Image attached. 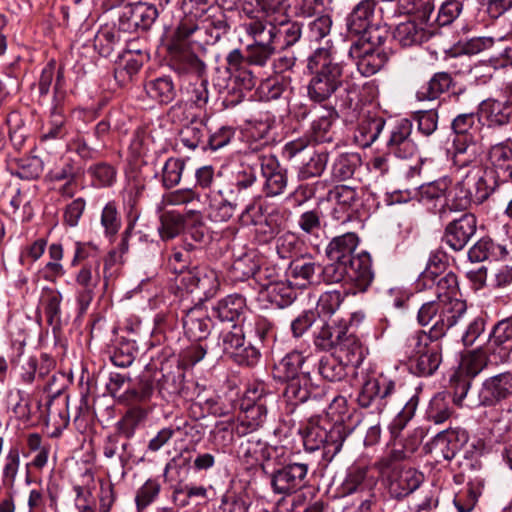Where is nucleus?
Segmentation results:
<instances>
[{"label": "nucleus", "instance_id": "nucleus-1", "mask_svg": "<svg viewBox=\"0 0 512 512\" xmlns=\"http://www.w3.org/2000/svg\"><path fill=\"white\" fill-rule=\"evenodd\" d=\"M307 69L312 74L307 94L314 102L328 100L342 83L343 65L334 61L328 48H317L308 58Z\"/></svg>", "mask_w": 512, "mask_h": 512}, {"label": "nucleus", "instance_id": "nucleus-2", "mask_svg": "<svg viewBox=\"0 0 512 512\" xmlns=\"http://www.w3.org/2000/svg\"><path fill=\"white\" fill-rule=\"evenodd\" d=\"M309 362V356H305L299 351H292L285 355L274 367L275 377L287 382L283 396L292 405L304 403L310 397Z\"/></svg>", "mask_w": 512, "mask_h": 512}, {"label": "nucleus", "instance_id": "nucleus-3", "mask_svg": "<svg viewBox=\"0 0 512 512\" xmlns=\"http://www.w3.org/2000/svg\"><path fill=\"white\" fill-rule=\"evenodd\" d=\"M466 314L467 305L461 299L452 301L435 299L422 304L418 310L417 321L421 326H427L437 317L426 335H430L434 340H440L449 330L463 325Z\"/></svg>", "mask_w": 512, "mask_h": 512}, {"label": "nucleus", "instance_id": "nucleus-4", "mask_svg": "<svg viewBox=\"0 0 512 512\" xmlns=\"http://www.w3.org/2000/svg\"><path fill=\"white\" fill-rule=\"evenodd\" d=\"M418 194L422 204L450 211L466 210L473 202V191L467 187L466 181L463 179L453 184L447 176L421 185Z\"/></svg>", "mask_w": 512, "mask_h": 512}, {"label": "nucleus", "instance_id": "nucleus-5", "mask_svg": "<svg viewBox=\"0 0 512 512\" xmlns=\"http://www.w3.org/2000/svg\"><path fill=\"white\" fill-rule=\"evenodd\" d=\"M403 349L410 361V368L416 375L430 376L442 362V346L439 340L430 338L424 330L411 334Z\"/></svg>", "mask_w": 512, "mask_h": 512}, {"label": "nucleus", "instance_id": "nucleus-6", "mask_svg": "<svg viewBox=\"0 0 512 512\" xmlns=\"http://www.w3.org/2000/svg\"><path fill=\"white\" fill-rule=\"evenodd\" d=\"M512 397V371H505L486 378L477 393L468 398L470 409L493 407Z\"/></svg>", "mask_w": 512, "mask_h": 512}, {"label": "nucleus", "instance_id": "nucleus-7", "mask_svg": "<svg viewBox=\"0 0 512 512\" xmlns=\"http://www.w3.org/2000/svg\"><path fill=\"white\" fill-rule=\"evenodd\" d=\"M245 333L247 332L243 325H233L231 330L221 332L218 345L223 354L237 364L253 366L258 362L260 353L250 343L245 342Z\"/></svg>", "mask_w": 512, "mask_h": 512}, {"label": "nucleus", "instance_id": "nucleus-8", "mask_svg": "<svg viewBox=\"0 0 512 512\" xmlns=\"http://www.w3.org/2000/svg\"><path fill=\"white\" fill-rule=\"evenodd\" d=\"M245 32L253 39V43L246 47V61L251 65L264 67L274 56L277 50L271 34L260 22L244 24Z\"/></svg>", "mask_w": 512, "mask_h": 512}, {"label": "nucleus", "instance_id": "nucleus-9", "mask_svg": "<svg viewBox=\"0 0 512 512\" xmlns=\"http://www.w3.org/2000/svg\"><path fill=\"white\" fill-rule=\"evenodd\" d=\"M309 466L303 462H290L273 471L271 486L275 493L290 495L305 487Z\"/></svg>", "mask_w": 512, "mask_h": 512}, {"label": "nucleus", "instance_id": "nucleus-10", "mask_svg": "<svg viewBox=\"0 0 512 512\" xmlns=\"http://www.w3.org/2000/svg\"><path fill=\"white\" fill-rule=\"evenodd\" d=\"M262 177L265 179L263 190L268 197L281 195L288 184L287 171L282 168L276 156L263 154L259 156Z\"/></svg>", "mask_w": 512, "mask_h": 512}, {"label": "nucleus", "instance_id": "nucleus-11", "mask_svg": "<svg viewBox=\"0 0 512 512\" xmlns=\"http://www.w3.org/2000/svg\"><path fill=\"white\" fill-rule=\"evenodd\" d=\"M83 473L80 482L75 486L76 499L75 505L79 512H95L96 498L93 495L95 490L94 473L96 466L94 464V455H87L83 458Z\"/></svg>", "mask_w": 512, "mask_h": 512}, {"label": "nucleus", "instance_id": "nucleus-12", "mask_svg": "<svg viewBox=\"0 0 512 512\" xmlns=\"http://www.w3.org/2000/svg\"><path fill=\"white\" fill-rule=\"evenodd\" d=\"M349 56L356 60L358 71L363 76H372L377 73L387 62L388 55L384 48H372L352 44L349 49Z\"/></svg>", "mask_w": 512, "mask_h": 512}, {"label": "nucleus", "instance_id": "nucleus-13", "mask_svg": "<svg viewBox=\"0 0 512 512\" xmlns=\"http://www.w3.org/2000/svg\"><path fill=\"white\" fill-rule=\"evenodd\" d=\"M476 232V218L466 213L445 228L443 241L454 251L462 250Z\"/></svg>", "mask_w": 512, "mask_h": 512}, {"label": "nucleus", "instance_id": "nucleus-14", "mask_svg": "<svg viewBox=\"0 0 512 512\" xmlns=\"http://www.w3.org/2000/svg\"><path fill=\"white\" fill-rule=\"evenodd\" d=\"M412 128L410 120L401 119L391 130L387 146L396 157L409 159L416 155L417 146L411 139Z\"/></svg>", "mask_w": 512, "mask_h": 512}, {"label": "nucleus", "instance_id": "nucleus-15", "mask_svg": "<svg viewBox=\"0 0 512 512\" xmlns=\"http://www.w3.org/2000/svg\"><path fill=\"white\" fill-rule=\"evenodd\" d=\"M238 453L248 465L260 464L265 470V462L283 453V447L269 446L261 439L252 436L241 442Z\"/></svg>", "mask_w": 512, "mask_h": 512}, {"label": "nucleus", "instance_id": "nucleus-16", "mask_svg": "<svg viewBox=\"0 0 512 512\" xmlns=\"http://www.w3.org/2000/svg\"><path fill=\"white\" fill-rule=\"evenodd\" d=\"M385 478L390 495L398 499L414 492L424 480L423 474L413 468H402L398 471H392V474Z\"/></svg>", "mask_w": 512, "mask_h": 512}, {"label": "nucleus", "instance_id": "nucleus-17", "mask_svg": "<svg viewBox=\"0 0 512 512\" xmlns=\"http://www.w3.org/2000/svg\"><path fill=\"white\" fill-rule=\"evenodd\" d=\"M171 65L179 74H191L197 78L204 76L206 64L182 44H171Z\"/></svg>", "mask_w": 512, "mask_h": 512}, {"label": "nucleus", "instance_id": "nucleus-18", "mask_svg": "<svg viewBox=\"0 0 512 512\" xmlns=\"http://www.w3.org/2000/svg\"><path fill=\"white\" fill-rule=\"evenodd\" d=\"M264 30L270 32L271 39L275 42V45L281 44L282 49L293 46L302 35L301 24L288 19L287 15L267 25Z\"/></svg>", "mask_w": 512, "mask_h": 512}, {"label": "nucleus", "instance_id": "nucleus-19", "mask_svg": "<svg viewBox=\"0 0 512 512\" xmlns=\"http://www.w3.org/2000/svg\"><path fill=\"white\" fill-rule=\"evenodd\" d=\"M375 0L359 2L346 19L347 30L351 35L358 36L374 24Z\"/></svg>", "mask_w": 512, "mask_h": 512}, {"label": "nucleus", "instance_id": "nucleus-20", "mask_svg": "<svg viewBox=\"0 0 512 512\" xmlns=\"http://www.w3.org/2000/svg\"><path fill=\"white\" fill-rule=\"evenodd\" d=\"M468 440L467 431L457 427L439 432L434 439V443L440 449L443 458L451 460L467 444Z\"/></svg>", "mask_w": 512, "mask_h": 512}, {"label": "nucleus", "instance_id": "nucleus-21", "mask_svg": "<svg viewBox=\"0 0 512 512\" xmlns=\"http://www.w3.org/2000/svg\"><path fill=\"white\" fill-rule=\"evenodd\" d=\"M335 353L346 364L355 367L359 366L365 357V349L360 339L355 335L354 331H349L348 328L345 329Z\"/></svg>", "mask_w": 512, "mask_h": 512}, {"label": "nucleus", "instance_id": "nucleus-22", "mask_svg": "<svg viewBox=\"0 0 512 512\" xmlns=\"http://www.w3.org/2000/svg\"><path fill=\"white\" fill-rule=\"evenodd\" d=\"M434 34V30L418 23L416 19H412L400 23L394 32V37L402 46H411L421 44L430 39Z\"/></svg>", "mask_w": 512, "mask_h": 512}, {"label": "nucleus", "instance_id": "nucleus-23", "mask_svg": "<svg viewBox=\"0 0 512 512\" xmlns=\"http://www.w3.org/2000/svg\"><path fill=\"white\" fill-rule=\"evenodd\" d=\"M394 390L395 382L384 374H380L364 383L358 400L361 406L367 407L373 399H385Z\"/></svg>", "mask_w": 512, "mask_h": 512}, {"label": "nucleus", "instance_id": "nucleus-24", "mask_svg": "<svg viewBox=\"0 0 512 512\" xmlns=\"http://www.w3.org/2000/svg\"><path fill=\"white\" fill-rule=\"evenodd\" d=\"M326 427V439H323V459L331 462L334 457L341 451L345 439L351 434L352 429L343 422L328 424Z\"/></svg>", "mask_w": 512, "mask_h": 512}, {"label": "nucleus", "instance_id": "nucleus-25", "mask_svg": "<svg viewBox=\"0 0 512 512\" xmlns=\"http://www.w3.org/2000/svg\"><path fill=\"white\" fill-rule=\"evenodd\" d=\"M348 282L365 291L373 280L371 259L367 253H360L348 262Z\"/></svg>", "mask_w": 512, "mask_h": 512}, {"label": "nucleus", "instance_id": "nucleus-26", "mask_svg": "<svg viewBox=\"0 0 512 512\" xmlns=\"http://www.w3.org/2000/svg\"><path fill=\"white\" fill-rule=\"evenodd\" d=\"M358 246V237L355 233H345L334 237L326 248V254L329 261H351L354 251Z\"/></svg>", "mask_w": 512, "mask_h": 512}, {"label": "nucleus", "instance_id": "nucleus-27", "mask_svg": "<svg viewBox=\"0 0 512 512\" xmlns=\"http://www.w3.org/2000/svg\"><path fill=\"white\" fill-rule=\"evenodd\" d=\"M80 386L81 399L75 421L79 426L84 424V426L87 427L89 424H93L95 419L94 405L96 403V394L92 391L94 388V382L87 377L84 385V375H82L80 378Z\"/></svg>", "mask_w": 512, "mask_h": 512}, {"label": "nucleus", "instance_id": "nucleus-28", "mask_svg": "<svg viewBox=\"0 0 512 512\" xmlns=\"http://www.w3.org/2000/svg\"><path fill=\"white\" fill-rule=\"evenodd\" d=\"M190 222L201 224V215L198 212L191 210L189 211L187 218L184 219L179 214L166 212L161 216L159 233L163 239H172L181 232L184 224L188 225Z\"/></svg>", "mask_w": 512, "mask_h": 512}, {"label": "nucleus", "instance_id": "nucleus-29", "mask_svg": "<svg viewBox=\"0 0 512 512\" xmlns=\"http://www.w3.org/2000/svg\"><path fill=\"white\" fill-rule=\"evenodd\" d=\"M63 83V74L61 71H58L56 81L54 84V98H53V107L51 109V128L45 134L46 138H59L63 136V125H64V116L63 110L61 108V103L65 97V93L62 90Z\"/></svg>", "mask_w": 512, "mask_h": 512}, {"label": "nucleus", "instance_id": "nucleus-30", "mask_svg": "<svg viewBox=\"0 0 512 512\" xmlns=\"http://www.w3.org/2000/svg\"><path fill=\"white\" fill-rule=\"evenodd\" d=\"M210 320L206 318L200 308H192L182 318L185 335L193 340L200 341L209 333Z\"/></svg>", "mask_w": 512, "mask_h": 512}, {"label": "nucleus", "instance_id": "nucleus-31", "mask_svg": "<svg viewBox=\"0 0 512 512\" xmlns=\"http://www.w3.org/2000/svg\"><path fill=\"white\" fill-rule=\"evenodd\" d=\"M366 467H352L343 482V489L346 493H361L370 496L376 482L373 478L367 476Z\"/></svg>", "mask_w": 512, "mask_h": 512}, {"label": "nucleus", "instance_id": "nucleus-32", "mask_svg": "<svg viewBox=\"0 0 512 512\" xmlns=\"http://www.w3.org/2000/svg\"><path fill=\"white\" fill-rule=\"evenodd\" d=\"M246 300L239 294L228 295L218 301L213 308L217 318L221 321L232 322L246 311Z\"/></svg>", "mask_w": 512, "mask_h": 512}, {"label": "nucleus", "instance_id": "nucleus-33", "mask_svg": "<svg viewBox=\"0 0 512 512\" xmlns=\"http://www.w3.org/2000/svg\"><path fill=\"white\" fill-rule=\"evenodd\" d=\"M511 109L498 100H485L479 107V118L487 120L489 126H503L509 122Z\"/></svg>", "mask_w": 512, "mask_h": 512}, {"label": "nucleus", "instance_id": "nucleus-34", "mask_svg": "<svg viewBox=\"0 0 512 512\" xmlns=\"http://www.w3.org/2000/svg\"><path fill=\"white\" fill-rule=\"evenodd\" d=\"M345 329L346 327L337 325L335 321L324 323L314 336V345L322 351H335Z\"/></svg>", "mask_w": 512, "mask_h": 512}, {"label": "nucleus", "instance_id": "nucleus-35", "mask_svg": "<svg viewBox=\"0 0 512 512\" xmlns=\"http://www.w3.org/2000/svg\"><path fill=\"white\" fill-rule=\"evenodd\" d=\"M337 117L338 114L334 108H323V113L311 125L310 136L314 142L324 143L332 141L333 132L331 129Z\"/></svg>", "mask_w": 512, "mask_h": 512}, {"label": "nucleus", "instance_id": "nucleus-36", "mask_svg": "<svg viewBox=\"0 0 512 512\" xmlns=\"http://www.w3.org/2000/svg\"><path fill=\"white\" fill-rule=\"evenodd\" d=\"M452 84V77L447 72L435 73L432 78L416 93L419 101L434 100L447 91Z\"/></svg>", "mask_w": 512, "mask_h": 512}, {"label": "nucleus", "instance_id": "nucleus-37", "mask_svg": "<svg viewBox=\"0 0 512 512\" xmlns=\"http://www.w3.org/2000/svg\"><path fill=\"white\" fill-rule=\"evenodd\" d=\"M385 125V121L381 117H367L363 119L355 133V140L363 147L373 144Z\"/></svg>", "mask_w": 512, "mask_h": 512}, {"label": "nucleus", "instance_id": "nucleus-38", "mask_svg": "<svg viewBox=\"0 0 512 512\" xmlns=\"http://www.w3.org/2000/svg\"><path fill=\"white\" fill-rule=\"evenodd\" d=\"M307 156L308 159L303 160L298 173L299 178L302 180L320 176L328 162V153L324 150L316 151L308 149Z\"/></svg>", "mask_w": 512, "mask_h": 512}, {"label": "nucleus", "instance_id": "nucleus-39", "mask_svg": "<svg viewBox=\"0 0 512 512\" xmlns=\"http://www.w3.org/2000/svg\"><path fill=\"white\" fill-rule=\"evenodd\" d=\"M482 493V482L476 480L469 482L454 496L453 503L458 512H472Z\"/></svg>", "mask_w": 512, "mask_h": 512}, {"label": "nucleus", "instance_id": "nucleus-40", "mask_svg": "<svg viewBox=\"0 0 512 512\" xmlns=\"http://www.w3.org/2000/svg\"><path fill=\"white\" fill-rule=\"evenodd\" d=\"M265 294L269 302L280 308L290 305L296 298V291L285 281L269 283L265 287Z\"/></svg>", "mask_w": 512, "mask_h": 512}, {"label": "nucleus", "instance_id": "nucleus-41", "mask_svg": "<svg viewBox=\"0 0 512 512\" xmlns=\"http://www.w3.org/2000/svg\"><path fill=\"white\" fill-rule=\"evenodd\" d=\"M406 458V451L403 447L393 440L388 444V450L376 463L375 466L380 474L385 478L392 474V471H398V463Z\"/></svg>", "mask_w": 512, "mask_h": 512}, {"label": "nucleus", "instance_id": "nucleus-42", "mask_svg": "<svg viewBox=\"0 0 512 512\" xmlns=\"http://www.w3.org/2000/svg\"><path fill=\"white\" fill-rule=\"evenodd\" d=\"M435 285V294L437 300L452 301L460 299L457 276L452 272L441 274L436 281L429 282L427 286Z\"/></svg>", "mask_w": 512, "mask_h": 512}, {"label": "nucleus", "instance_id": "nucleus-43", "mask_svg": "<svg viewBox=\"0 0 512 512\" xmlns=\"http://www.w3.org/2000/svg\"><path fill=\"white\" fill-rule=\"evenodd\" d=\"M491 366L508 363L512 357V343L497 340L489 336L486 345L482 348Z\"/></svg>", "mask_w": 512, "mask_h": 512}, {"label": "nucleus", "instance_id": "nucleus-44", "mask_svg": "<svg viewBox=\"0 0 512 512\" xmlns=\"http://www.w3.org/2000/svg\"><path fill=\"white\" fill-rule=\"evenodd\" d=\"M320 266L309 259L293 260L289 266V275L296 281V285L305 287L311 283Z\"/></svg>", "mask_w": 512, "mask_h": 512}, {"label": "nucleus", "instance_id": "nucleus-45", "mask_svg": "<svg viewBox=\"0 0 512 512\" xmlns=\"http://www.w3.org/2000/svg\"><path fill=\"white\" fill-rule=\"evenodd\" d=\"M147 95L159 103H169L175 97V88L171 78L160 77L148 82L145 86Z\"/></svg>", "mask_w": 512, "mask_h": 512}, {"label": "nucleus", "instance_id": "nucleus-46", "mask_svg": "<svg viewBox=\"0 0 512 512\" xmlns=\"http://www.w3.org/2000/svg\"><path fill=\"white\" fill-rule=\"evenodd\" d=\"M61 294L54 290H47L42 296V304L47 322L52 326L54 333L61 327L60 312Z\"/></svg>", "mask_w": 512, "mask_h": 512}, {"label": "nucleus", "instance_id": "nucleus-47", "mask_svg": "<svg viewBox=\"0 0 512 512\" xmlns=\"http://www.w3.org/2000/svg\"><path fill=\"white\" fill-rule=\"evenodd\" d=\"M453 414V408L446 395L439 393L429 403L426 411L427 419L435 424H442Z\"/></svg>", "mask_w": 512, "mask_h": 512}, {"label": "nucleus", "instance_id": "nucleus-48", "mask_svg": "<svg viewBox=\"0 0 512 512\" xmlns=\"http://www.w3.org/2000/svg\"><path fill=\"white\" fill-rule=\"evenodd\" d=\"M347 365L338 356H326L319 361L318 371L328 381H340L346 376Z\"/></svg>", "mask_w": 512, "mask_h": 512}, {"label": "nucleus", "instance_id": "nucleus-49", "mask_svg": "<svg viewBox=\"0 0 512 512\" xmlns=\"http://www.w3.org/2000/svg\"><path fill=\"white\" fill-rule=\"evenodd\" d=\"M101 226L104 229V236L113 242L121 228V216L114 202H109L101 213Z\"/></svg>", "mask_w": 512, "mask_h": 512}, {"label": "nucleus", "instance_id": "nucleus-50", "mask_svg": "<svg viewBox=\"0 0 512 512\" xmlns=\"http://www.w3.org/2000/svg\"><path fill=\"white\" fill-rule=\"evenodd\" d=\"M206 134L205 124L201 121H191L180 130L179 138L184 146L193 150L202 144Z\"/></svg>", "mask_w": 512, "mask_h": 512}, {"label": "nucleus", "instance_id": "nucleus-51", "mask_svg": "<svg viewBox=\"0 0 512 512\" xmlns=\"http://www.w3.org/2000/svg\"><path fill=\"white\" fill-rule=\"evenodd\" d=\"M260 267V260L256 253L251 251L235 259L232 265L235 277L244 280L255 276Z\"/></svg>", "mask_w": 512, "mask_h": 512}, {"label": "nucleus", "instance_id": "nucleus-52", "mask_svg": "<svg viewBox=\"0 0 512 512\" xmlns=\"http://www.w3.org/2000/svg\"><path fill=\"white\" fill-rule=\"evenodd\" d=\"M447 255L442 250H436L431 253L426 269L422 272L421 278L424 285L434 282L441 275L446 273Z\"/></svg>", "mask_w": 512, "mask_h": 512}, {"label": "nucleus", "instance_id": "nucleus-53", "mask_svg": "<svg viewBox=\"0 0 512 512\" xmlns=\"http://www.w3.org/2000/svg\"><path fill=\"white\" fill-rule=\"evenodd\" d=\"M418 406V398L412 396L405 404L403 409L397 414L389 425L391 438L396 441L401 431L406 427L407 423L413 418Z\"/></svg>", "mask_w": 512, "mask_h": 512}, {"label": "nucleus", "instance_id": "nucleus-54", "mask_svg": "<svg viewBox=\"0 0 512 512\" xmlns=\"http://www.w3.org/2000/svg\"><path fill=\"white\" fill-rule=\"evenodd\" d=\"M360 161V156L355 153L340 155L332 167L334 178L340 181L351 178L360 165Z\"/></svg>", "mask_w": 512, "mask_h": 512}, {"label": "nucleus", "instance_id": "nucleus-55", "mask_svg": "<svg viewBox=\"0 0 512 512\" xmlns=\"http://www.w3.org/2000/svg\"><path fill=\"white\" fill-rule=\"evenodd\" d=\"M328 198L341 206L343 210H349L357 205L359 193L351 186L338 185L329 192Z\"/></svg>", "mask_w": 512, "mask_h": 512}, {"label": "nucleus", "instance_id": "nucleus-56", "mask_svg": "<svg viewBox=\"0 0 512 512\" xmlns=\"http://www.w3.org/2000/svg\"><path fill=\"white\" fill-rule=\"evenodd\" d=\"M464 180L466 181L467 187H471L473 184L474 192H473V202L476 204H480L489 196V187L487 182L482 175V170L480 168H474L470 170Z\"/></svg>", "mask_w": 512, "mask_h": 512}, {"label": "nucleus", "instance_id": "nucleus-57", "mask_svg": "<svg viewBox=\"0 0 512 512\" xmlns=\"http://www.w3.org/2000/svg\"><path fill=\"white\" fill-rule=\"evenodd\" d=\"M491 164L504 173H509L512 168V147L507 144L494 145L489 151Z\"/></svg>", "mask_w": 512, "mask_h": 512}, {"label": "nucleus", "instance_id": "nucleus-58", "mask_svg": "<svg viewBox=\"0 0 512 512\" xmlns=\"http://www.w3.org/2000/svg\"><path fill=\"white\" fill-rule=\"evenodd\" d=\"M491 366L484 350L478 349L468 353L462 361V370L469 376L475 377L483 369Z\"/></svg>", "mask_w": 512, "mask_h": 512}, {"label": "nucleus", "instance_id": "nucleus-59", "mask_svg": "<svg viewBox=\"0 0 512 512\" xmlns=\"http://www.w3.org/2000/svg\"><path fill=\"white\" fill-rule=\"evenodd\" d=\"M360 39L354 44L361 46H371L372 48H382V45L389 37V32L386 26L373 24L367 31L360 34Z\"/></svg>", "mask_w": 512, "mask_h": 512}, {"label": "nucleus", "instance_id": "nucleus-60", "mask_svg": "<svg viewBox=\"0 0 512 512\" xmlns=\"http://www.w3.org/2000/svg\"><path fill=\"white\" fill-rule=\"evenodd\" d=\"M147 410L141 406H132L127 410L119 422L120 430L126 435L131 436L136 427H138L147 417Z\"/></svg>", "mask_w": 512, "mask_h": 512}, {"label": "nucleus", "instance_id": "nucleus-61", "mask_svg": "<svg viewBox=\"0 0 512 512\" xmlns=\"http://www.w3.org/2000/svg\"><path fill=\"white\" fill-rule=\"evenodd\" d=\"M185 167V162L179 158H169L162 169L163 185L171 188L179 184Z\"/></svg>", "mask_w": 512, "mask_h": 512}, {"label": "nucleus", "instance_id": "nucleus-62", "mask_svg": "<svg viewBox=\"0 0 512 512\" xmlns=\"http://www.w3.org/2000/svg\"><path fill=\"white\" fill-rule=\"evenodd\" d=\"M200 269H186L185 265L181 267H174V278L175 285L178 289L185 290L187 292H194L197 289V282H199L198 274Z\"/></svg>", "mask_w": 512, "mask_h": 512}, {"label": "nucleus", "instance_id": "nucleus-63", "mask_svg": "<svg viewBox=\"0 0 512 512\" xmlns=\"http://www.w3.org/2000/svg\"><path fill=\"white\" fill-rule=\"evenodd\" d=\"M42 171L43 162L39 157H25L17 161L16 175L21 179H36Z\"/></svg>", "mask_w": 512, "mask_h": 512}, {"label": "nucleus", "instance_id": "nucleus-64", "mask_svg": "<svg viewBox=\"0 0 512 512\" xmlns=\"http://www.w3.org/2000/svg\"><path fill=\"white\" fill-rule=\"evenodd\" d=\"M198 279L196 290L202 294L203 298L208 299L215 296L220 286L216 271L200 269Z\"/></svg>", "mask_w": 512, "mask_h": 512}]
</instances>
